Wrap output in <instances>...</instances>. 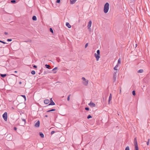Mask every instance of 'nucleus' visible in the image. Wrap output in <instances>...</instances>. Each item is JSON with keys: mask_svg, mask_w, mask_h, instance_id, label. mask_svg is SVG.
I'll list each match as a JSON object with an SVG mask.
<instances>
[{"mask_svg": "<svg viewBox=\"0 0 150 150\" xmlns=\"http://www.w3.org/2000/svg\"><path fill=\"white\" fill-rule=\"evenodd\" d=\"M109 8V4L108 3H106L104 7V12L106 13H108Z\"/></svg>", "mask_w": 150, "mask_h": 150, "instance_id": "1", "label": "nucleus"}, {"mask_svg": "<svg viewBox=\"0 0 150 150\" xmlns=\"http://www.w3.org/2000/svg\"><path fill=\"white\" fill-rule=\"evenodd\" d=\"M82 79L83 80L82 82L83 84L85 86H87L88 84V80L86 79L85 78L83 77H82Z\"/></svg>", "mask_w": 150, "mask_h": 150, "instance_id": "2", "label": "nucleus"}, {"mask_svg": "<svg viewBox=\"0 0 150 150\" xmlns=\"http://www.w3.org/2000/svg\"><path fill=\"white\" fill-rule=\"evenodd\" d=\"M117 71H116L114 73L113 77V80L114 82H115L116 81L117 79Z\"/></svg>", "mask_w": 150, "mask_h": 150, "instance_id": "3", "label": "nucleus"}, {"mask_svg": "<svg viewBox=\"0 0 150 150\" xmlns=\"http://www.w3.org/2000/svg\"><path fill=\"white\" fill-rule=\"evenodd\" d=\"M3 117L5 121L7 120V113L6 112H5L3 115Z\"/></svg>", "mask_w": 150, "mask_h": 150, "instance_id": "4", "label": "nucleus"}, {"mask_svg": "<svg viewBox=\"0 0 150 150\" xmlns=\"http://www.w3.org/2000/svg\"><path fill=\"white\" fill-rule=\"evenodd\" d=\"M94 56L96 59V61H98L99 59L100 58V55L99 54H96V53H95L94 54Z\"/></svg>", "mask_w": 150, "mask_h": 150, "instance_id": "5", "label": "nucleus"}, {"mask_svg": "<svg viewBox=\"0 0 150 150\" xmlns=\"http://www.w3.org/2000/svg\"><path fill=\"white\" fill-rule=\"evenodd\" d=\"M88 105L91 107H95L96 106L95 104L91 102L88 104Z\"/></svg>", "mask_w": 150, "mask_h": 150, "instance_id": "6", "label": "nucleus"}, {"mask_svg": "<svg viewBox=\"0 0 150 150\" xmlns=\"http://www.w3.org/2000/svg\"><path fill=\"white\" fill-rule=\"evenodd\" d=\"M40 126V121H38L35 124V126L36 127H39Z\"/></svg>", "mask_w": 150, "mask_h": 150, "instance_id": "7", "label": "nucleus"}, {"mask_svg": "<svg viewBox=\"0 0 150 150\" xmlns=\"http://www.w3.org/2000/svg\"><path fill=\"white\" fill-rule=\"evenodd\" d=\"M91 24H92V21H90L88 22V29H90V28L91 26Z\"/></svg>", "mask_w": 150, "mask_h": 150, "instance_id": "8", "label": "nucleus"}, {"mask_svg": "<svg viewBox=\"0 0 150 150\" xmlns=\"http://www.w3.org/2000/svg\"><path fill=\"white\" fill-rule=\"evenodd\" d=\"M50 104L49 105H55V103L53 101L52 98H51L50 99Z\"/></svg>", "mask_w": 150, "mask_h": 150, "instance_id": "9", "label": "nucleus"}, {"mask_svg": "<svg viewBox=\"0 0 150 150\" xmlns=\"http://www.w3.org/2000/svg\"><path fill=\"white\" fill-rule=\"evenodd\" d=\"M50 102V101L48 99H46L44 100V103L46 104H48Z\"/></svg>", "mask_w": 150, "mask_h": 150, "instance_id": "10", "label": "nucleus"}, {"mask_svg": "<svg viewBox=\"0 0 150 150\" xmlns=\"http://www.w3.org/2000/svg\"><path fill=\"white\" fill-rule=\"evenodd\" d=\"M112 95L111 94H110L109 98V99H108V103H110V101L112 99Z\"/></svg>", "mask_w": 150, "mask_h": 150, "instance_id": "11", "label": "nucleus"}, {"mask_svg": "<svg viewBox=\"0 0 150 150\" xmlns=\"http://www.w3.org/2000/svg\"><path fill=\"white\" fill-rule=\"evenodd\" d=\"M66 25L69 28H70L71 27V25H70L69 23H68V22H67V23H66Z\"/></svg>", "mask_w": 150, "mask_h": 150, "instance_id": "12", "label": "nucleus"}, {"mask_svg": "<svg viewBox=\"0 0 150 150\" xmlns=\"http://www.w3.org/2000/svg\"><path fill=\"white\" fill-rule=\"evenodd\" d=\"M77 0H70V1L71 4H74L75 3Z\"/></svg>", "mask_w": 150, "mask_h": 150, "instance_id": "13", "label": "nucleus"}, {"mask_svg": "<svg viewBox=\"0 0 150 150\" xmlns=\"http://www.w3.org/2000/svg\"><path fill=\"white\" fill-rule=\"evenodd\" d=\"M121 62V59L120 58H119L118 60L117 63V64L119 65L120 64Z\"/></svg>", "mask_w": 150, "mask_h": 150, "instance_id": "14", "label": "nucleus"}, {"mask_svg": "<svg viewBox=\"0 0 150 150\" xmlns=\"http://www.w3.org/2000/svg\"><path fill=\"white\" fill-rule=\"evenodd\" d=\"M144 70L142 69H140L137 72L138 73H142L143 72Z\"/></svg>", "mask_w": 150, "mask_h": 150, "instance_id": "15", "label": "nucleus"}, {"mask_svg": "<svg viewBox=\"0 0 150 150\" xmlns=\"http://www.w3.org/2000/svg\"><path fill=\"white\" fill-rule=\"evenodd\" d=\"M119 66V65L118 64H116V65L115 66V67H114V70H115L116 71L117 70V68Z\"/></svg>", "mask_w": 150, "mask_h": 150, "instance_id": "16", "label": "nucleus"}, {"mask_svg": "<svg viewBox=\"0 0 150 150\" xmlns=\"http://www.w3.org/2000/svg\"><path fill=\"white\" fill-rule=\"evenodd\" d=\"M40 135L42 138H43L44 137V135L42 132H40Z\"/></svg>", "mask_w": 150, "mask_h": 150, "instance_id": "17", "label": "nucleus"}, {"mask_svg": "<svg viewBox=\"0 0 150 150\" xmlns=\"http://www.w3.org/2000/svg\"><path fill=\"white\" fill-rule=\"evenodd\" d=\"M134 145L137 144V139L136 138H134Z\"/></svg>", "mask_w": 150, "mask_h": 150, "instance_id": "18", "label": "nucleus"}, {"mask_svg": "<svg viewBox=\"0 0 150 150\" xmlns=\"http://www.w3.org/2000/svg\"><path fill=\"white\" fill-rule=\"evenodd\" d=\"M134 145L135 147V150H139V148L137 144Z\"/></svg>", "mask_w": 150, "mask_h": 150, "instance_id": "19", "label": "nucleus"}, {"mask_svg": "<svg viewBox=\"0 0 150 150\" xmlns=\"http://www.w3.org/2000/svg\"><path fill=\"white\" fill-rule=\"evenodd\" d=\"M32 19L34 21H36L37 20V18L35 16H33L32 17Z\"/></svg>", "mask_w": 150, "mask_h": 150, "instance_id": "20", "label": "nucleus"}, {"mask_svg": "<svg viewBox=\"0 0 150 150\" xmlns=\"http://www.w3.org/2000/svg\"><path fill=\"white\" fill-rule=\"evenodd\" d=\"M0 75L3 78L5 77L6 76V74H0Z\"/></svg>", "mask_w": 150, "mask_h": 150, "instance_id": "21", "label": "nucleus"}, {"mask_svg": "<svg viewBox=\"0 0 150 150\" xmlns=\"http://www.w3.org/2000/svg\"><path fill=\"white\" fill-rule=\"evenodd\" d=\"M55 109H51L50 110H48L47 112H51V111H55Z\"/></svg>", "mask_w": 150, "mask_h": 150, "instance_id": "22", "label": "nucleus"}, {"mask_svg": "<svg viewBox=\"0 0 150 150\" xmlns=\"http://www.w3.org/2000/svg\"><path fill=\"white\" fill-rule=\"evenodd\" d=\"M45 66L46 67V68H48V69H49V68L50 67V66H49V65H47V64H46L45 65Z\"/></svg>", "mask_w": 150, "mask_h": 150, "instance_id": "23", "label": "nucleus"}, {"mask_svg": "<svg viewBox=\"0 0 150 150\" xmlns=\"http://www.w3.org/2000/svg\"><path fill=\"white\" fill-rule=\"evenodd\" d=\"M31 73L33 75H34L35 74V71H33H33H31Z\"/></svg>", "mask_w": 150, "mask_h": 150, "instance_id": "24", "label": "nucleus"}, {"mask_svg": "<svg viewBox=\"0 0 150 150\" xmlns=\"http://www.w3.org/2000/svg\"><path fill=\"white\" fill-rule=\"evenodd\" d=\"M70 96L71 95H69L68 96L67 100L68 101H69L70 100Z\"/></svg>", "mask_w": 150, "mask_h": 150, "instance_id": "25", "label": "nucleus"}, {"mask_svg": "<svg viewBox=\"0 0 150 150\" xmlns=\"http://www.w3.org/2000/svg\"><path fill=\"white\" fill-rule=\"evenodd\" d=\"M132 94L134 96H135L136 94L135 92L134 91H133L132 92Z\"/></svg>", "mask_w": 150, "mask_h": 150, "instance_id": "26", "label": "nucleus"}, {"mask_svg": "<svg viewBox=\"0 0 150 150\" xmlns=\"http://www.w3.org/2000/svg\"><path fill=\"white\" fill-rule=\"evenodd\" d=\"M21 96L24 98L25 100H26V98L25 96V95H21Z\"/></svg>", "mask_w": 150, "mask_h": 150, "instance_id": "27", "label": "nucleus"}, {"mask_svg": "<svg viewBox=\"0 0 150 150\" xmlns=\"http://www.w3.org/2000/svg\"><path fill=\"white\" fill-rule=\"evenodd\" d=\"M92 117V116L91 115H88L87 116V118L88 119L91 118Z\"/></svg>", "mask_w": 150, "mask_h": 150, "instance_id": "28", "label": "nucleus"}, {"mask_svg": "<svg viewBox=\"0 0 150 150\" xmlns=\"http://www.w3.org/2000/svg\"><path fill=\"white\" fill-rule=\"evenodd\" d=\"M96 54H99L100 55V51L99 50H98L97 51V53Z\"/></svg>", "mask_w": 150, "mask_h": 150, "instance_id": "29", "label": "nucleus"}, {"mask_svg": "<svg viewBox=\"0 0 150 150\" xmlns=\"http://www.w3.org/2000/svg\"><path fill=\"white\" fill-rule=\"evenodd\" d=\"M125 150H129V146H127Z\"/></svg>", "mask_w": 150, "mask_h": 150, "instance_id": "30", "label": "nucleus"}, {"mask_svg": "<svg viewBox=\"0 0 150 150\" xmlns=\"http://www.w3.org/2000/svg\"><path fill=\"white\" fill-rule=\"evenodd\" d=\"M16 2V1L15 0H12L11 1V2L12 3H15Z\"/></svg>", "mask_w": 150, "mask_h": 150, "instance_id": "31", "label": "nucleus"}, {"mask_svg": "<svg viewBox=\"0 0 150 150\" xmlns=\"http://www.w3.org/2000/svg\"><path fill=\"white\" fill-rule=\"evenodd\" d=\"M57 67H55L52 70V71H54V70H56V69H57Z\"/></svg>", "mask_w": 150, "mask_h": 150, "instance_id": "32", "label": "nucleus"}, {"mask_svg": "<svg viewBox=\"0 0 150 150\" xmlns=\"http://www.w3.org/2000/svg\"><path fill=\"white\" fill-rule=\"evenodd\" d=\"M50 31L51 32H52V33H53V30H52V29L51 28H50Z\"/></svg>", "mask_w": 150, "mask_h": 150, "instance_id": "33", "label": "nucleus"}, {"mask_svg": "<svg viewBox=\"0 0 150 150\" xmlns=\"http://www.w3.org/2000/svg\"><path fill=\"white\" fill-rule=\"evenodd\" d=\"M0 42H1V43H3V44H4L6 43V42H4V41H2L0 40Z\"/></svg>", "mask_w": 150, "mask_h": 150, "instance_id": "34", "label": "nucleus"}, {"mask_svg": "<svg viewBox=\"0 0 150 150\" xmlns=\"http://www.w3.org/2000/svg\"><path fill=\"white\" fill-rule=\"evenodd\" d=\"M60 2V0H57L56 2L57 3H59Z\"/></svg>", "mask_w": 150, "mask_h": 150, "instance_id": "35", "label": "nucleus"}, {"mask_svg": "<svg viewBox=\"0 0 150 150\" xmlns=\"http://www.w3.org/2000/svg\"><path fill=\"white\" fill-rule=\"evenodd\" d=\"M88 43H87L85 45V48H86V47L88 46Z\"/></svg>", "mask_w": 150, "mask_h": 150, "instance_id": "36", "label": "nucleus"}, {"mask_svg": "<svg viewBox=\"0 0 150 150\" xmlns=\"http://www.w3.org/2000/svg\"><path fill=\"white\" fill-rule=\"evenodd\" d=\"M55 133V132L54 131H52L51 132V134H54Z\"/></svg>", "mask_w": 150, "mask_h": 150, "instance_id": "37", "label": "nucleus"}, {"mask_svg": "<svg viewBox=\"0 0 150 150\" xmlns=\"http://www.w3.org/2000/svg\"><path fill=\"white\" fill-rule=\"evenodd\" d=\"M85 109L86 110H89V108H88V107H86L85 108Z\"/></svg>", "mask_w": 150, "mask_h": 150, "instance_id": "38", "label": "nucleus"}, {"mask_svg": "<svg viewBox=\"0 0 150 150\" xmlns=\"http://www.w3.org/2000/svg\"><path fill=\"white\" fill-rule=\"evenodd\" d=\"M7 41H12V40L11 39H8L7 40Z\"/></svg>", "mask_w": 150, "mask_h": 150, "instance_id": "39", "label": "nucleus"}, {"mask_svg": "<svg viewBox=\"0 0 150 150\" xmlns=\"http://www.w3.org/2000/svg\"><path fill=\"white\" fill-rule=\"evenodd\" d=\"M146 144L147 145H148L149 144V141H148L147 142H146Z\"/></svg>", "mask_w": 150, "mask_h": 150, "instance_id": "40", "label": "nucleus"}, {"mask_svg": "<svg viewBox=\"0 0 150 150\" xmlns=\"http://www.w3.org/2000/svg\"><path fill=\"white\" fill-rule=\"evenodd\" d=\"M33 67L34 68H37V67L36 66L34 65L33 66Z\"/></svg>", "mask_w": 150, "mask_h": 150, "instance_id": "41", "label": "nucleus"}, {"mask_svg": "<svg viewBox=\"0 0 150 150\" xmlns=\"http://www.w3.org/2000/svg\"><path fill=\"white\" fill-rule=\"evenodd\" d=\"M22 120L25 122V120L23 119H22Z\"/></svg>", "mask_w": 150, "mask_h": 150, "instance_id": "42", "label": "nucleus"}, {"mask_svg": "<svg viewBox=\"0 0 150 150\" xmlns=\"http://www.w3.org/2000/svg\"><path fill=\"white\" fill-rule=\"evenodd\" d=\"M14 129L15 130H17V128L16 127H14Z\"/></svg>", "mask_w": 150, "mask_h": 150, "instance_id": "43", "label": "nucleus"}, {"mask_svg": "<svg viewBox=\"0 0 150 150\" xmlns=\"http://www.w3.org/2000/svg\"><path fill=\"white\" fill-rule=\"evenodd\" d=\"M4 34H5V35H7V34H8V33H7V32H5V33H4Z\"/></svg>", "mask_w": 150, "mask_h": 150, "instance_id": "44", "label": "nucleus"}, {"mask_svg": "<svg viewBox=\"0 0 150 150\" xmlns=\"http://www.w3.org/2000/svg\"><path fill=\"white\" fill-rule=\"evenodd\" d=\"M121 89L120 88V93H121Z\"/></svg>", "mask_w": 150, "mask_h": 150, "instance_id": "45", "label": "nucleus"}, {"mask_svg": "<svg viewBox=\"0 0 150 150\" xmlns=\"http://www.w3.org/2000/svg\"><path fill=\"white\" fill-rule=\"evenodd\" d=\"M19 83L20 84H21V82H19Z\"/></svg>", "mask_w": 150, "mask_h": 150, "instance_id": "46", "label": "nucleus"}, {"mask_svg": "<svg viewBox=\"0 0 150 150\" xmlns=\"http://www.w3.org/2000/svg\"><path fill=\"white\" fill-rule=\"evenodd\" d=\"M45 117H48V116H47V115H46L45 116Z\"/></svg>", "mask_w": 150, "mask_h": 150, "instance_id": "47", "label": "nucleus"}, {"mask_svg": "<svg viewBox=\"0 0 150 150\" xmlns=\"http://www.w3.org/2000/svg\"><path fill=\"white\" fill-rule=\"evenodd\" d=\"M17 71H14V73H17Z\"/></svg>", "mask_w": 150, "mask_h": 150, "instance_id": "48", "label": "nucleus"}, {"mask_svg": "<svg viewBox=\"0 0 150 150\" xmlns=\"http://www.w3.org/2000/svg\"><path fill=\"white\" fill-rule=\"evenodd\" d=\"M149 140H150V139H149L148 140V141H149Z\"/></svg>", "mask_w": 150, "mask_h": 150, "instance_id": "49", "label": "nucleus"}, {"mask_svg": "<svg viewBox=\"0 0 150 150\" xmlns=\"http://www.w3.org/2000/svg\"><path fill=\"white\" fill-rule=\"evenodd\" d=\"M136 46H137V44L136 45Z\"/></svg>", "mask_w": 150, "mask_h": 150, "instance_id": "50", "label": "nucleus"}, {"mask_svg": "<svg viewBox=\"0 0 150 150\" xmlns=\"http://www.w3.org/2000/svg\"><path fill=\"white\" fill-rule=\"evenodd\" d=\"M56 72H54V73H56Z\"/></svg>", "mask_w": 150, "mask_h": 150, "instance_id": "51", "label": "nucleus"}]
</instances>
